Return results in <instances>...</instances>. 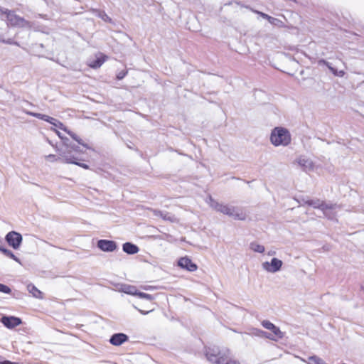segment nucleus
<instances>
[{
    "mask_svg": "<svg viewBox=\"0 0 364 364\" xmlns=\"http://www.w3.org/2000/svg\"><path fill=\"white\" fill-rule=\"evenodd\" d=\"M308 364H326L321 358L316 355L310 356L306 360H303Z\"/></svg>",
    "mask_w": 364,
    "mask_h": 364,
    "instance_id": "obj_19",
    "label": "nucleus"
},
{
    "mask_svg": "<svg viewBox=\"0 0 364 364\" xmlns=\"http://www.w3.org/2000/svg\"><path fill=\"white\" fill-rule=\"evenodd\" d=\"M108 59V56L99 53L97 55V58L95 60L90 61L87 63V65L92 69H97L100 68L102 64Z\"/></svg>",
    "mask_w": 364,
    "mask_h": 364,
    "instance_id": "obj_13",
    "label": "nucleus"
},
{
    "mask_svg": "<svg viewBox=\"0 0 364 364\" xmlns=\"http://www.w3.org/2000/svg\"><path fill=\"white\" fill-rule=\"evenodd\" d=\"M54 132L60 139H63L64 136L62 134V133L60 132H59L58 130H57L55 129H54Z\"/></svg>",
    "mask_w": 364,
    "mask_h": 364,
    "instance_id": "obj_30",
    "label": "nucleus"
},
{
    "mask_svg": "<svg viewBox=\"0 0 364 364\" xmlns=\"http://www.w3.org/2000/svg\"><path fill=\"white\" fill-rule=\"evenodd\" d=\"M264 18L267 19L269 23L271 21H273V17L269 16L268 14H266L265 16H264Z\"/></svg>",
    "mask_w": 364,
    "mask_h": 364,
    "instance_id": "obj_32",
    "label": "nucleus"
},
{
    "mask_svg": "<svg viewBox=\"0 0 364 364\" xmlns=\"http://www.w3.org/2000/svg\"><path fill=\"white\" fill-rule=\"evenodd\" d=\"M0 11L6 16L7 25L11 27H23L28 25V22L23 18L16 15L13 11L0 8Z\"/></svg>",
    "mask_w": 364,
    "mask_h": 364,
    "instance_id": "obj_6",
    "label": "nucleus"
},
{
    "mask_svg": "<svg viewBox=\"0 0 364 364\" xmlns=\"http://www.w3.org/2000/svg\"><path fill=\"white\" fill-rule=\"evenodd\" d=\"M0 364H18V363L11 362L9 360H3L2 358L0 356Z\"/></svg>",
    "mask_w": 364,
    "mask_h": 364,
    "instance_id": "obj_29",
    "label": "nucleus"
},
{
    "mask_svg": "<svg viewBox=\"0 0 364 364\" xmlns=\"http://www.w3.org/2000/svg\"><path fill=\"white\" fill-rule=\"evenodd\" d=\"M128 336L122 333H115L112 336L109 342L112 345L119 346L128 341Z\"/></svg>",
    "mask_w": 364,
    "mask_h": 364,
    "instance_id": "obj_14",
    "label": "nucleus"
},
{
    "mask_svg": "<svg viewBox=\"0 0 364 364\" xmlns=\"http://www.w3.org/2000/svg\"><path fill=\"white\" fill-rule=\"evenodd\" d=\"M27 290L30 294L33 295V297L39 299H42L43 298V294L41 291L35 285L33 284H29L27 285Z\"/></svg>",
    "mask_w": 364,
    "mask_h": 364,
    "instance_id": "obj_16",
    "label": "nucleus"
},
{
    "mask_svg": "<svg viewBox=\"0 0 364 364\" xmlns=\"http://www.w3.org/2000/svg\"><path fill=\"white\" fill-rule=\"evenodd\" d=\"M0 291L5 294H10L11 290L8 286L0 284Z\"/></svg>",
    "mask_w": 364,
    "mask_h": 364,
    "instance_id": "obj_26",
    "label": "nucleus"
},
{
    "mask_svg": "<svg viewBox=\"0 0 364 364\" xmlns=\"http://www.w3.org/2000/svg\"><path fill=\"white\" fill-rule=\"evenodd\" d=\"M291 134L286 128L275 127L271 132L270 141L276 146H287L291 143Z\"/></svg>",
    "mask_w": 364,
    "mask_h": 364,
    "instance_id": "obj_1",
    "label": "nucleus"
},
{
    "mask_svg": "<svg viewBox=\"0 0 364 364\" xmlns=\"http://www.w3.org/2000/svg\"><path fill=\"white\" fill-rule=\"evenodd\" d=\"M227 350H221L218 347H209L206 349L205 357L208 361L213 364H223Z\"/></svg>",
    "mask_w": 364,
    "mask_h": 364,
    "instance_id": "obj_5",
    "label": "nucleus"
},
{
    "mask_svg": "<svg viewBox=\"0 0 364 364\" xmlns=\"http://www.w3.org/2000/svg\"><path fill=\"white\" fill-rule=\"evenodd\" d=\"M1 252L6 256L13 259L14 260L18 261V258L14 255V253L11 251L2 247V249L1 250Z\"/></svg>",
    "mask_w": 364,
    "mask_h": 364,
    "instance_id": "obj_24",
    "label": "nucleus"
},
{
    "mask_svg": "<svg viewBox=\"0 0 364 364\" xmlns=\"http://www.w3.org/2000/svg\"><path fill=\"white\" fill-rule=\"evenodd\" d=\"M214 209L218 212L232 216L236 220H245L247 217L246 213L242 210L218 203L214 205Z\"/></svg>",
    "mask_w": 364,
    "mask_h": 364,
    "instance_id": "obj_2",
    "label": "nucleus"
},
{
    "mask_svg": "<svg viewBox=\"0 0 364 364\" xmlns=\"http://www.w3.org/2000/svg\"><path fill=\"white\" fill-rule=\"evenodd\" d=\"M123 250L129 255H134L139 252V247L131 242H125L122 246Z\"/></svg>",
    "mask_w": 364,
    "mask_h": 364,
    "instance_id": "obj_17",
    "label": "nucleus"
},
{
    "mask_svg": "<svg viewBox=\"0 0 364 364\" xmlns=\"http://www.w3.org/2000/svg\"><path fill=\"white\" fill-rule=\"evenodd\" d=\"M97 247L105 252H113L116 250L117 245L112 240H100L97 242Z\"/></svg>",
    "mask_w": 364,
    "mask_h": 364,
    "instance_id": "obj_11",
    "label": "nucleus"
},
{
    "mask_svg": "<svg viewBox=\"0 0 364 364\" xmlns=\"http://www.w3.org/2000/svg\"><path fill=\"white\" fill-rule=\"evenodd\" d=\"M178 265L184 269L189 272H195L198 269L196 264L193 263L192 260L188 257H183L178 259Z\"/></svg>",
    "mask_w": 364,
    "mask_h": 364,
    "instance_id": "obj_9",
    "label": "nucleus"
},
{
    "mask_svg": "<svg viewBox=\"0 0 364 364\" xmlns=\"http://www.w3.org/2000/svg\"><path fill=\"white\" fill-rule=\"evenodd\" d=\"M161 218L165 221H168L171 223H176L178 222V219L175 217V215L168 213V212H163V215Z\"/></svg>",
    "mask_w": 364,
    "mask_h": 364,
    "instance_id": "obj_20",
    "label": "nucleus"
},
{
    "mask_svg": "<svg viewBox=\"0 0 364 364\" xmlns=\"http://www.w3.org/2000/svg\"><path fill=\"white\" fill-rule=\"evenodd\" d=\"M128 73V70H121L120 72H119L117 75V80H122L123 79Z\"/></svg>",
    "mask_w": 364,
    "mask_h": 364,
    "instance_id": "obj_27",
    "label": "nucleus"
},
{
    "mask_svg": "<svg viewBox=\"0 0 364 364\" xmlns=\"http://www.w3.org/2000/svg\"><path fill=\"white\" fill-rule=\"evenodd\" d=\"M273 20H274V21H270L271 24L277 26H279V27H284V24L283 21H282L281 20L277 19L276 18H273Z\"/></svg>",
    "mask_w": 364,
    "mask_h": 364,
    "instance_id": "obj_25",
    "label": "nucleus"
},
{
    "mask_svg": "<svg viewBox=\"0 0 364 364\" xmlns=\"http://www.w3.org/2000/svg\"><path fill=\"white\" fill-rule=\"evenodd\" d=\"M61 141L63 146H66L68 150H70L71 153L73 152V151H75V154L79 152V150L77 149V147H70L69 139L66 136H64L63 139H61Z\"/></svg>",
    "mask_w": 364,
    "mask_h": 364,
    "instance_id": "obj_22",
    "label": "nucleus"
},
{
    "mask_svg": "<svg viewBox=\"0 0 364 364\" xmlns=\"http://www.w3.org/2000/svg\"><path fill=\"white\" fill-rule=\"evenodd\" d=\"M153 214L156 216V217H159L161 218L162 217V215H163V212L161 210H156V209H154V210H151Z\"/></svg>",
    "mask_w": 364,
    "mask_h": 364,
    "instance_id": "obj_28",
    "label": "nucleus"
},
{
    "mask_svg": "<svg viewBox=\"0 0 364 364\" xmlns=\"http://www.w3.org/2000/svg\"><path fill=\"white\" fill-rule=\"evenodd\" d=\"M6 240L11 247L17 250L22 242V236L17 232L11 231L6 235Z\"/></svg>",
    "mask_w": 364,
    "mask_h": 364,
    "instance_id": "obj_7",
    "label": "nucleus"
},
{
    "mask_svg": "<svg viewBox=\"0 0 364 364\" xmlns=\"http://www.w3.org/2000/svg\"><path fill=\"white\" fill-rule=\"evenodd\" d=\"M282 265V262L277 259V258H273L271 260V262H264L263 264L264 268L270 272H276L280 269Z\"/></svg>",
    "mask_w": 364,
    "mask_h": 364,
    "instance_id": "obj_12",
    "label": "nucleus"
},
{
    "mask_svg": "<svg viewBox=\"0 0 364 364\" xmlns=\"http://www.w3.org/2000/svg\"><path fill=\"white\" fill-rule=\"evenodd\" d=\"M323 63H325V64L328 66V68L331 70H332L333 73H335L334 69H333L332 67H331V66L329 65L328 63H327V62H326V61H324V60H323Z\"/></svg>",
    "mask_w": 364,
    "mask_h": 364,
    "instance_id": "obj_33",
    "label": "nucleus"
},
{
    "mask_svg": "<svg viewBox=\"0 0 364 364\" xmlns=\"http://www.w3.org/2000/svg\"><path fill=\"white\" fill-rule=\"evenodd\" d=\"M50 123L51 124H53L56 127L63 130L66 133H68L71 136V138L73 140H75V141H77L79 144L82 145L85 147H87V145L85 144H84L82 139L77 134H76L75 133L73 132L72 131L68 129L67 127H65L64 126V124L62 122H60V121H58V120H57V122L51 121V122H50Z\"/></svg>",
    "mask_w": 364,
    "mask_h": 364,
    "instance_id": "obj_8",
    "label": "nucleus"
},
{
    "mask_svg": "<svg viewBox=\"0 0 364 364\" xmlns=\"http://www.w3.org/2000/svg\"><path fill=\"white\" fill-rule=\"evenodd\" d=\"M306 203L308 205L314 206L315 208L321 209V210H326V209H332L333 205H326L323 201H321L320 200H309L306 201Z\"/></svg>",
    "mask_w": 364,
    "mask_h": 364,
    "instance_id": "obj_15",
    "label": "nucleus"
},
{
    "mask_svg": "<svg viewBox=\"0 0 364 364\" xmlns=\"http://www.w3.org/2000/svg\"><path fill=\"white\" fill-rule=\"evenodd\" d=\"M250 248L255 251V252H259V253H262L264 252V247L261 245H259L256 242H252L250 244Z\"/></svg>",
    "mask_w": 364,
    "mask_h": 364,
    "instance_id": "obj_23",
    "label": "nucleus"
},
{
    "mask_svg": "<svg viewBox=\"0 0 364 364\" xmlns=\"http://www.w3.org/2000/svg\"><path fill=\"white\" fill-rule=\"evenodd\" d=\"M60 158H57L53 154H50L47 157L50 159L52 161H58V159L61 160L62 162L65 164H72L79 166L85 169H89V166L86 164L82 163V159L77 157L75 154H71L70 150H67L63 152L61 155Z\"/></svg>",
    "mask_w": 364,
    "mask_h": 364,
    "instance_id": "obj_3",
    "label": "nucleus"
},
{
    "mask_svg": "<svg viewBox=\"0 0 364 364\" xmlns=\"http://www.w3.org/2000/svg\"><path fill=\"white\" fill-rule=\"evenodd\" d=\"M1 322L8 328H15L21 324L22 321L20 318L15 316H3Z\"/></svg>",
    "mask_w": 364,
    "mask_h": 364,
    "instance_id": "obj_10",
    "label": "nucleus"
},
{
    "mask_svg": "<svg viewBox=\"0 0 364 364\" xmlns=\"http://www.w3.org/2000/svg\"><path fill=\"white\" fill-rule=\"evenodd\" d=\"M262 326L271 331L272 333H267L264 331H260V335L272 341H278L284 338V333L279 329V327L276 326L274 323L267 320L262 321Z\"/></svg>",
    "mask_w": 364,
    "mask_h": 364,
    "instance_id": "obj_4",
    "label": "nucleus"
},
{
    "mask_svg": "<svg viewBox=\"0 0 364 364\" xmlns=\"http://www.w3.org/2000/svg\"><path fill=\"white\" fill-rule=\"evenodd\" d=\"M255 13L259 14L260 16H262L263 18H264V16L267 14H264L263 12L259 11H254Z\"/></svg>",
    "mask_w": 364,
    "mask_h": 364,
    "instance_id": "obj_31",
    "label": "nucleus"
},
{
    "mask_svg": "<svg viewBox=\"0 0 364 364\" xmlns=\"http://www.w3.org/2000/svg\"><path fill=\"white\" fill-rule=\"evenodd\" d=\"M28 114L29 115H31V116L35 117H36L38 119L44 120V121L48 122H51V121L57 122L56 119H55L53 117H50L48 115L41 114V113L28 112Z\"/></svg>",
    "mask_w": 364,
    "mask_h": 364,
    "instance_id": "obj_18",
    "label": "nucleus"
},
{
    "mask_svg": "<svg viewBox=\"0 0 364 364\" xmlns=\"http://www.w3.org/2000/svg\"><path fill=\"white\" fill-rule=\"evenodd\" d=\"M228 353L225 356V360L223 362V364H240V362L235 358L230 357V350H227Z\"/></svg>",
    "mask_w": 364,
    "mask_h": 364,
    "instance_id": "obj_21",
    "label": "nucleus"
}]
</instances>
